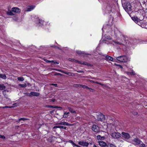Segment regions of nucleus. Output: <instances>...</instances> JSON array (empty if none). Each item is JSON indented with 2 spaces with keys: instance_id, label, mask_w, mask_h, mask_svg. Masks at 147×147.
Listing matches in <instances>:
<instances>
[{
  "instance_id": "obj_44",
  "label": "nucleus",
  "mask_w": 147,
  "mask_h": 147,
  "mask_svg": "<svg viewBox=\"0 0 147 147\" xmlns=\"http://www.w3.org/2000/svg\"><path fill=\"white\" fill-rule=\"evenodd\" d=\"M51 85H52V86H54L55 87H58L57 85V84H51Z\"/></svg>"
},
{
  "instance_id": "obj_15",
  "label": "nucleus",
  "mask_w": 147,
  "mask_h": 147,
  "mask_svg": "<svg viewBox=\"0 0 147 147\" xmlns=\"http://www.w3.org/2000/svg\"><path fill=\"white\" fill-rule=\"evenodd\" d=\"M57 128H59L60 129H66V127H64V126H55L53 128V129Z\"/></svg>"
},
{
  "instance_id": "obj_43",
  "label": "nucleus",
  "mask_w": 147,
  "mask_h": 147,
  "mask_svg": "<svg viewBox=\"0 0 147 147\" xmlns=\"http://www.w3.org/2000/svg\"><path fill=\"white\" fill-rule=\"evenodd\" d=\"M0 138L2 139H5V136L3 135H0Z\"/></svg>"
},
{
  "instance_id": "obj_2",
  "label": "nucleus",
  "mask_w": 147,
  "mask_h": 147,
  "mask_svg": "<svg viewBox=\"0 0 147 147\" xmlns=\"http://www.w3.org/2000/svg\"><path fill=\"white\" fill-rule=\"evenodd\" d=\"M116 58L117 60L122 62L125 63L129 60L127 57L125 55L118 57Z\"/></svg>"
},
{
  "instance_id": "obj_24",
  "label": "nucleus",
  "mask_w": 147,
  "mask_h": 147,
  "mask_svg": "<svg viewBox=\"0 0 147 147\" xmlns=\"http://www.w3.org/2000/svg\"><path fill=\"white\" fill-rule=\"evenodd\" d=\"M127 75H134L135 74V73L133 71L131 72H127Z\"/></svg>"
},
{
  "instance_id": "obj_51",
  "label": "nucleus",
  "mask_w": 147,
  "mask_h": 147,
  "mask_svg": "<svg viewBox=\"0 0 147 147\" xmlns=\"http://www.w3.org/2000/svg\"><path fill=\"white\" fill-rule=\"evenodd\" d=\"M16 103H15V104H13V107H15V106H16Z\"/></svg>"
},
{
  "instance_id": "obj_55",
  "label": "nucleus",
  "mask_w": 147,
  "mask_h": 147,
  "mask_svg": "<svg viewBox=\"0 0 147 147\" xmlns=\"http://www.w3.org/2000/svg\"><path fill=\"white\" fill-rule=\"evenodd\" d=\"M92 79H94V78H92Z\"/></svg>"
},
{
  "instance_id": "obj_22",
  "label": "nucleus",
  "mask_w": 147,
  "mask_h": 147,
  "mask_svg": "<svg viewBox=\"0 0 147 147\" xmlns=\"http://www.w3.org/2000/svg\"><path fill=\"white\" fill-rule=\"evenodd\" d=\"M115 34L117 36H118L119 35L121 36V34L119 31H117L116 32V33L115 32Z\"/></svg>"
},
{
  "instance_id": "obj_33",
  "label": "nucleus",
  "mask_w": 147,
  "mask_h": 147,
  "mask_svg": "<svg viewBox=\"0 0 147 147\" xmlns=\"http://www.w3.org/2000/svg\"><path fill=\"white\" fill-rule=\"evenodd\" d=\"M68 60H69V61H75V62H78V61L77 60H75L74 59H71V58H69Z\"/></svg>"
},
{
  "instance_id": "obj_18",
  "label": "nucleus",
  "mask_w": 147,
  "mask_h": 147,
  "mask_svg": "<svg viewBox=\"0 0 147 147\" xmlns=\"http://www.w3.org/2000/svg\"><path fill=\"white\" fill-rule=\"evenodd\" d=\"M0 78L5 80L6 79L7 77L4 74H0Z\"/></svg>"
},
{
  "instance_id": "obj_32",
  "label": "nucleus",
  "mask_w": 147,
  "mask_h": 147,
  "mask_svg": "<svg viewBox=\"0 0 147 147\" xmlns=\"http://www.w3.org/2000/svg\"><path fill=\"white\" fill-rule=\"evenodd\" d=\"M18 79L19 81H23L24 80V79L23 77H18Z\"/></svg>"
},
{
  "instance_id": "obj_46",
  "label": "nucleus",
  "mask_w": 147,
  "mask_h": 147,
  "mask_svg": "<svg viewBox=\"0 0 147 147\" xmlns=\"http://www.w3.org/2000/svg\"><path fill=\"white\" fill-rule=\"evenodd\" d=\"M13 107H12V106H11V107L5 106V107H3V108H12Z\"/></svg>"
},
{
  "instance_id": "obj_12",
  "label": "nucleus",
  "mask_w": 147,
  "mask_h": 147,
  "mask_svg": "<svg viewBox=\"0 0 147 147\" xmlns=\"http://www.w3.org/2000/svg\"><path fill=\"white\" fill-rule=\"evenodd\" d=\"M98 143L99 145L101 146H107V144L102 141H99Z\"/></svg>"
},
{
  "instance_id": "obj_42",
  "label": "nucleus",
  "mask_w": 147,
  "mask_h": 147,
  "mask_svg": "<svg viewBox=\"0 0 147 147\" xmlns=\"http://www.w3.org/2000/svg\"><path fill=\"white\" fill-rule=\"evenodd\" d=\"M44 60L46 62H47V63H49V62H51V61H50V60H48L47 59H44Z\"/></svg>"
},
{
  "instance_id": "obj_17",
  "label": "nucleus",
  "mask_w": 147,
  "mask_h": 147,
  "mask_svg": "<svg viewBox=\"0 0 147 147\" xmlns=\"http://www.w3.org/2000/svg\"><path fill=\"white\" fill-rule=\"evenodd\" d=\"M132 19L136 22H140V20L137 18V17H132Z\"/></svg>"
},
{
  "instance_id": "obj_54",
  "label": "nucleus",
  "mask_w": 147,
  "mask_h": 147,
  "mask_svg": "<svg viewBox=\"0 0 147 147\" xmlns=\"http://www.w3.org/2000/svg\"><path fill=\"white\" fill-rule=\"evenodd\" d=\"M57 48L58 49H59V47H57Z\"/></svg>"
},
{
  "instance_id": "obj_14",
  "label": "nucleus",
  "mask_w": 147,
  "mask_h": 147,
  "mask_svg": "<svg viewBox=\"0 0 147 147\" xmlns=\"http://www.w3.org/2000/svg\"><path fill=\"white\" fill-rule=\"evenodd\" d=\"M105 58L106 59L107 61H113V59L112 57L108 55H107Z\"/></svg>"
},
{
  "instance_id": "obj_5",
  "label": "nucleus",
  "mask_w": 147,
  "mask_h": 147,
  "mask_svg": "<svg viewBox=\"0 0 147 147\" xmlns=\"http://www.w3.org/2000/svg\"><path fill=\"white\" fill-rule=\"evenodd\" d=\"M110 135L114 138L117 139L121 137V134L119 133L114 132L111 133Z\"/></svg>"
},
{
  "instance_id": "obj_48",
  "label": "nucleus",
  "mask_w": 147,
  "mask_h": 147,
  "mask_svg": "<svg viewBox=\"0 0 147 147\" xmlns=\"http://www.w3.org/2000/svg\"><path fill=\"white\" fill-rule=\"evenodd\" d=\"M101 138V136L100 135H98L97 136V138L98 139H100Z\"/></svg>"
},
{
  "instance_id": "obj_7",
  "label": "nucleus",
  "mask_w": 147,
  "mask_h": 147,
  "mask_svg": "<svg viewBox=\"0 0 147 147\" xmlns=\"http://www.w3.org/2000/svg\"><path fill=\"white\" fill-rule=\"evenodd\" d=\"M92 130L95 132H98L100 131V129L97 125H93L91 127Z\"/></svg>"
},
{
  "instance_id": "obj_47",
  "label": "nucleus",
  "mask_w": 147,
  "mask_h": 147,
  "mask_svg": "<svg viewBox=\"0 0 147 147\" xmlns=\"http://www.w3.org/2000/svg\"><path fill=\"white\" fill-rule=\"evenodd\" d=\"M96 84H99L100 85H101L102 86H103L104 85V84H101V83H99V82H97V83H96Z\"/></svg>"
},
{
  "instance_id": "obj_31",
  "label": "nucleus",
  "mask_w": 147,
  "mask_h": 147,
  "mask_svg": "<svg viewBox=\"0 0 147 147\" xmlns=\"http://www.w3.org/2000/svg\"><path fill=\"white\" fill-rule=\"evenodd\" d=\"M107 147H115V146L113 144H111L109 143L107 145Z\"/></svg>"
},
{
  "instance_id": "obj_53",
  "label": "nucleus",
  "mask_w": 147,
  "mask_h": 147,
  "mask_svg": "<svg viewBox=\"0 0 147 147\" xmlns=\"http://www.w3.org/2000/svg\"><path fill=\"white\" fill-rule=\"evenodd\" d=\"M6 90H5L4 91H3V93H4V92H6Z\"/></svg>"
},
{
  "instance_id": "obj_49",
  "label": "nucleus",
  "mask_w": 147,
  "mask_h": 147,
  "mask_svg": "<svg viewBox=\"0 0 147 147\" xmlns=\"http://www.w3.org/2000/svg\"><path fill=\"white\" fill-rule=\"evenodd\" d=\"M118 66H119L122 69L123 68V67L121 65H119Z\"/></svg>"
},
{
  "instance_id": "obj_56",
  "label": "nucleus",
  "mask_w": 147,
  "mask_h": 147,
  "mask_svg": "<svg viewBox=\"0 0 147 147\" xmlns=\"http://www.w3.org/2000/svg\"><path fill=\"white\" fill-rule=\"evenodd\" d=\"M82 72V71H80V72Z\"/></svg>"
},
{
  "instance_id": "obj_3",
  "label": "nucleus",
  "mask_w": 147,
  "mask_h": 147,
  "mask_svg": "<svg viewBox=\"0 0 147 147\" xmlns=\"http://www.w3.org/2000/svg\"><path fill=\"white\" fill-rule=\"evenodd\" d=\"M123 6L124 9L126 11H131V4L127 2L125 3L123 5Z\"/></svg>"
},
{
  "instance_id": "obj_16",
  "label": "nucleus",
  "mask_w": 147,
  "mask_h": 147,
  "mask_svg": "<svg viewBox=\"0 0 147 147\" xmlns=\"http://www.w3.org/2000/svg\"><path fill=\"white\" fill-rule=\"evenodd\" d=\"M69 112H64V113L63 116V117L64 118H67L69 115Z\"/></svg>"
},
{
  "instance_id": "obj_35",
  "label": "nucleus",
  "mask_w": 147,
  "mask_h": 147,
  "mask_svg": "<svg viewBox=\"0 0 147 147\" xmlns=\"http://www.w3.org/2000/svg\"><path fill=\"white\" fill-rule=\"evenodd\" d=\"M66 122H62L58 123V124L60 125H65Z\"/></svg>"
},
{
  "instance_id": "obj_26",
  "label": "nucleus",
  "mask_w": 147,
  "mask_h": 147,
  "mask_svg": "<svg viewBox=\"0 0 147 147\" xmlns=\"http://www.w3.org/2000/svg\"><path fill=\"white\" fill-rule=\"evenodd\" d=\"M61 72L63 73L66 74H67L69 76H72V74L70 72H65L63 71H61Z\"/></svg>"
},
{
  "instance_id": "obj_45",
  "label": "nucleus",
  "mask_w": 147,
  "mask_h": 147,
  "mask_svg": "<svg viewBox=\"0 0 147 147\" xmlns=\"http://www.w3.org/2000/svg\"><path fill=\"white\" fill-rule=\"evenodd\" d=\"M43 20H39V23L41 24H43Z\"/></svg>"
},
{
  "instance_id": "obj_39",
  "label": "nucleus",
  "mask_w": 147,
  "mask_h": 147,
  "mask_svg": "<svg viewBox=\"0 0 147 147\" xmlns=\"http://www.w3.org/2000/svg\"><path fill=\"white\" fill-rule=\"evenodd\" d=\"M51 62H52L54 64H59V62H56V61H53V60H52V61H51Z\"/></svg>"
},
{
  "instance_id": "obj_27",
  "label": "nucleus",
  "mask_w": 147,
  "mask_h": 147,
  "mask_svg": "<svg viewBox=\"0 0 147 147\" xmlns=\"http://www.w3.org/2000/svg\"><path fill=\"white\" fill-rule=\"evenodd\" d=\"M28 119L25 118H22L20 119H19V120L18 121H17L18 122H19V121H20L21 120L24 121L25 120H28Z\"/></svg>"
},
{
  "instance_id": "obj_21",
  "label": "nucleus",
  "mask_w": 147,
  "mask_h": 147,
  "mask_svg": "<svg viewBox=\"0 0 147 147\" xmlns=\"http://www.w3.org/2000/svg\"><path fill=\"white\" fill-rule=\"evenodd\" d=\"M78 86L79 87H82L84 88H86L88 89V87L87 86H86L84 85H82L81 84H78Z\"/></svg>"
},
{
  "instance_id": "obj_4",
  "label": "nucleus",
  "mask_w": 147,
  "mask_h": 147,
  "mask_svg": "<svg viewBox=\"0 0 147 147\" xmlns=\"http://www.w3.org/2000/svg\"><path fill=\"white\" fill-rule=\"evenodd\" d=\"M122 138L125 140H127L130 138L129 134L127 133L122 132L121 133Z\"/></svg>"
},
{
  "instance_id": "obj_8",
  "label": "nucleus",
  "mask_w": 147,
  "mask_h": 147,
  "mask_svg": "<svg viewBox=\"0 0 147 147\" xmlns=\"http://www.w3.org/2000/svg\"><path fill=\"white\" fill-rule=\"evenodd\" d=\"M78 144L80 145L85 147H87L89 144L88 142L83 141L79 142Z\"/></svg>"
},
{
  "instance_id": "obj_1",
  "label": "nucleus",
  "mask_w": 147,
  "mask_h": 147,
  "mask_svg": "<svg viewBox=\"0 0 147 147\" xmlns=\"http://www.w3.org/2000/svg\"><path fill=\"white\" fill-rule=\"evenodd\" d=\"M132 143L134 144L138 145L140 147H145V145L138 138H135L132 140Z\"/></svg>"
},
{
  "instance_id": "obj_28",
  "label": "nucleus",
  "mask_w": 147,
  "mask_h": 147,
  "mask_svg": "<svg viewBox=\"0 0 147 147\" xmlns=\"http://www.w3.org/2000/svg\"><path fill=\"white\" fill-rule=\"evenodd\" d=\"M69 142L71 143L72 144L74 145L75 146H77L76 144H75L74 142H73L72 140H70L69 141Z\"/></svg>"
},
{
  "instance_id": "obj_30",
  "label": "nucleus",
  "mask_w": 147,
  "mask_h": 147,
  "mask_svg": "<svg viewBox=\"0 0 147 147\" xmlns=\"http://www.w3.org/2000/svg\"><path fill=\"white\" fill-rule=\"evenodd\" d=\"M80 63L81 64H83L85 65H87L89 66H91V64H90L89 63H87L86 62H83V63Z\"/></svg>"
},
{
  "instance_id": "obj_34",
  "label": "nucleus",
  "mask_w": 147,
  "mask_h": 147,
  "mask_svg": "<svg viewBox=\"0 0 147 147\" xmlns=\"http://www.w3.org/2000/svg\"><path fill=\"white\" fill-rule=\"evenodd\" d=\"M88 89H89V90L90 92H94L95 91V90L94 89L91 88H90L89 87H88Z\"/></svg>"
},
{
  "instance_id": "obj_41",
  "label": "nucleus",
  "mask_w": 147,
  "mask_h": 147,
  "mask_svg": "<svg viewBox=\"0 0 147 147\" xmlns=\"http://www.w3.org/2000/svg\"><path fill=\"white\" fill-rule=\"evenodd\" d=\"M65 123V125H66L67 126H71L72 125V124H69L67 122H66Z\"/></svg>"
},
{
  "instance_id": "obj_19",
  "label": "nucleus",
  "mask_w": 147,
  "mask_h": 147,
  "mask_svg": "<svg viewBox=\"0 0 147 147\" xmlns=\"http://www.w3.org/2000/svg\"><path fill=\"white\" fill-rule=\"evenodd\" d=\"M6 88L5 86L3 84H0V90H2L5 89Z\"/></svg>"
},
{
  "instance_id": "obj_52",
  "label": "nucleus",
  "mask_w": 147,
  "mask_h": 147,
  "mask_svg": "<svg viewBox=\"0 0 147 147\" xmlns=\"http://www.w3.org/2000/svg\"><path fill=\"white\" fill-rule=\"evenodd\" d=\"M116 43L119 44H120V43H119V42H115Z\"/></svg>"
},
{
  "instance_id": "obj_40",
  "label": "nucleus",
  "mask_w": 147,
  "mask_h": 147,
  "mask_svg": "<svg viewBox=\"0 0 147 147\" xmlns=\"http://www.w3.org/2000/svg\"><path fill=\"white\" fill-rule=\"evenodd\" d=\"M89 80V81L90 82H91L95 83L96 84V83H97V82H96V81H95L93 80Z\"/></svg>"
},
{
  "instance_id": "obj_13",
  "label": "nucleus",
  "mask_w": 147,
  "mask_h": 147,
  "mask_svg": "<svg viewBox=\"0 0 147 147\" xmlns=\"http://www.w3.org/2000/svg\"><path fill=\"white\" fill-rule=\"evenodd\" d=\"M6 13L7 15L11 16L15 15V13H14L12 11V10L11 11L8 10V11L6 12Z\"/></svg>"
},
{
  "instance_id": "obj_36",
  "label": "nucleus",
  "mask_w": 147,
  "mask_h": 147,
  "mask_svg": "<svg viewBox=\"0 0 147 147\" xmlns=\"http://www.w3.org/2000/svg\"><path fill=\"white\" fill-rule=\"evenodd\" d=\"M51 62H52L54 64H59V62H56V61H53V60H52V61H51Z\"/></svg>"
},
{
  "instance_id": "obj_25",
  "label": "nucleus",
  "mask_w": 147,
  "mask_h": 147,
  "mask_svg": "<svg viewBox=\"0 0 147 147\" xmlns=\"http://www.w3.org/2000/svg\"><path fill=\"white\" fill-rule=\"evenodd\" d=\"M46 107L48 108H57L58 107L56 106H52L50 105H47L46 106Z\"/></svg>"
},
{
  "instance_id": "obj_20",
  "label": "nucleus",
  "mask_w": 147,
  "mask_h": 147,
  "mask_svg": "<svg viewBox=\"0 0 147 147\" xmlns=\"http://www.w3.org/2000/svg\"><path fill=\"white\" fill-rule=\"evenodd\" d=\"M34 7L33 6H30L27 8V11H30L32 10L34 8Z\"/></svg>"
},
{
  "instance_id": "obj_6",
  "label": "nucleus",
  "mask_w": 147,
  "mask_h": 147,
  "mask_svg": "<svg viewBox=\"0 0 147 147\" xmlns=\"http://www.w3.org/2000/svg\"><path fill=\"white\" fill-rule=\"evenodd\" d=\"M97 115V119L98 120L102 121L105 120V116L102 114L100 113H98Z\"/></svg>"
},
{
  "instance_id": "obj_50",
  "label": "nucleus",
  "mask_w": 147,
  "mask_h": 147,
  "mask_svg": "<svg viewBox=\"0 0 147 147\" xmlns=\"http://www.w3.org/2000/svg\"><path fill=\"white\" fill-rule=\"evenodd\" d=\"M138 113L137 112H134V114L135 115H137V114Z\"/></svg>"
},
{
  "instance_id": "obj_9",
  "label": "nucleus",
  "mask_w": 147,
  "mask_h": 147,
  "mask_svg": "<svg viewBox=\"0 0 147 147\" xmlns=\"http://www.w3.org/2000/svg\"><path fill=\"white\" fill-rule=\"evenodd\" d=\"M12 11L15 13H19L20 12V10L17 7H13L11 9Z\"/></svg>"
},
{
  "instance_id": "obj_38",
  "label": "nucleus",
  "mask_w": 147,
  "mask_h": 147,
  "mask_svg": "<svg viewBox=\"0 0 147 147\" xmlns=\"http://www.w3.org/2000/svg\"><path fill=\"white\" fill-rule=\"evenodd\" d=\"M51 62H52L54 64H59V62H56V61H53V60H52V61H51Z\"/></svg>"
},
{
  "instance_id": "obj_10",
  "label": "nucleus",
  "mask_w": 147,
  "mask_h": 147,
  "mask_svg": "<svg viewBox=\"0 0 147 147\" xmlns=\"http://www.w3.org/2000/svg\"><path fill=\"white\" fill-rule=\"evenodd\" d=\"M31 95L33 96H39L40 94L36 92H30V94L28 93L27 94V95L29 96H30Z\"/></svg>"
},
{
  "instance_id": "obj_11",
  "label": "nucleus",
  "mask_w": 147,
  "mask_h": 147,
  "mask_svg": "<svg viewBox=\"0 0 147 147\" xmlns=\"http://www.w3.org/2000/svg\"><path fill=\"white\" fill-rule=\"evenodd\" d=\"M77 54L79 55L82 56L84 55H88V54H86L84 53V52L83 51H76Z\"/></svg>"
},
{
  "instance_id": "obj_23",
  "label": "nucleus",
  "mask_w": 147,
  "mask_h": 147,
  "mask_svg": "<svg viewBox=\"0 0 147 147\" xmlns=\"http://www.w3.org/2000/svg\"><path fill=\"white\" fill-rule=\"evenodd\" d=\"M68 109L70 112L72 113H76V111H74L72 108H71L70 107H68Z\"/></svg>"
},
{
  "instance_id": "obj_37",
  "label": "nucleus",
  "mask_w": 147,
  "mask_h": 147,
  "mask_svg": "<svg viewBox=\"0 0 147 147\" xmlns=\"http://www.w3.org/2000/svg\"><path fill=\"white\" fill-rule=\"evenodd\" d=\"M51 62H52L54 64H59V62H56V61H53V60H52V61H51Z\"/></svg>"
},
{
  "instance_id": "obj_29",
  "label": "nucleus",
  "mask_w": 147,
  "mask_h": 147,
  "mask_svg": "<svg viewBox=\"0 0 147 147\" xmlns=\"http://www.w3.org/2000/svg\"><path fill=\"white\" fill-rule=\"evenodd\" d=\"M19 86H20L22 87H26L27 86L26 84L25 83L22 84H19Z\"/></svg>"
}]
</instances>
